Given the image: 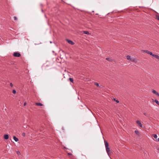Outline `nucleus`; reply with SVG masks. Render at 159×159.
I'll return each instance as SVG.
<instances>
[{
  "mask_svg": "<svg viewBox=\"0 0 159 159\" xmlns=\"http://www.w3.org/2000/svg\"><path fill=\"white\" fill-rule=\"evenodd\" d=\"M144 115L146 116H147V114H146V113H144Z\"/></svg>",
  "mask_w": 159,
  "mask_h": 159,
  "instance_id": "28",
  "label": "nucleus"
},
{
  "mask_svg": "<svg viewBox=\"0 0 159 159\" xmlns=\"http://www.w3.org/2000/svg\"><path fill=\"white\" fill-rule=\"evenodd\" d=\"M26 102H25V103H24V106H25V105H26Z\"/></svg>",
  "mask_w": 159,
  "mask_h": 159,
  "instance_id": "30",
  "label": "nucleus"
},
{
  "mask_svg": "<svg viewBox=\"0 0 159 159\" xmlns=\"http://www.w3.org/2000/svg\"><path fill=\"white\" fill-rule=\"evenodd\" d=\"M113 100L115 101L116 103H119V101L118 100L116 99V98H114Z\"/></svg>",
  "mask_w": 159,
  "mask_h": 159,
  "instance_id": "17",
  "label": "nucleus"
},
{
  "mask_svg": "<svg viewBox=\"0 0 159 159\" xmlns=\"http://www.w3.org/2000/svg\"><path fill=\"white\" fill-rule=\"evenodd\" d=\"M130 61L133 62H137V59L136 58L132 57Z\"/></svg>",
  "mask_w": 159,
  "mask_h": 159,
  "instance_id": "7",
  "label": "nucleus"
},
{
  "mask_svg": "<svg viewBox=\"0 0 159 159\" xmlns=\"http://www.w3.org/2000/svg\"><path fill=\"white\" fill-rule=\"evenodd\" d=\"M106 150L107 154L109 155L111 153V151L110 148L108 147L106 148Z\"/></svg>",
  "mask_w": 159,
  "mask_h": 159,
  "instance_id": "2",
  "label": "nucleus"
},
{
  "mask_svg": "<svg viewBox=\"0 0 159 159\" xmlns=\"http://www.w3.org/2000/svg\"><path fill=\"white\" fill-rule=\"evenodd\" d=\"M106 59L107 60H108V61H109L110 60V58H106Z\"/></svg>",
  "mask_w": 159,
  "mask_h": 159,
  "instance_id": "25",
  "label": "nucleus"
},
{
  "mask_svg": "<svg viewBox=\"0 0 159 159\" xmlns=\"http://www.w3.org/2000/svg\"><path fill=\"white\" fill-rule=\"evenodd\" d=\"M132 57H131L129 56H126V58L127 59L129 60H130V59Z\"/></svg>",
  "mask_w": 159,
  "mask_h": 159,
  "instance_id": "16",
  "label": "nucleus"
},
{
  "mask_svg": "<svg viewBox=\"0 0 159 159\" xmlns=\"http://www.w3.org/2000/svg\"><path fill=\"white\" fill-rule=\"evenodd\" d=\"M13 139L16 142H17L19 140L17 138H16V137L15 136H14L13 137Z\"/></svg>",
  "mask_w": 159,
  "mask_h": 159,
  "instance_id": "13",
  "label": "nucleus"
},
{
  "mask_svg": "<svg viewBox=\"0 0 159 159\" xmlns=\"http://www.w3.org/2000/svg\"><path fill=\"white\" fill-rule=\"evenodd\" d=\"M94 84L95 85H96L98 87H99V84L98 83H97L95 82L94 83Z\"/></svg>",
  "mask_w": 159,
  "mask_h": 159,
  "instance_id": "20",
  "label": "nucleus"
},
{
  "mask_svg": "<svg viewBox=\"0 0 159 159\" xmlns=\"http://www.w3.org/2000/svg\"><path fill=\"white\" fill-rule=\"evenodd\" d=\"M12 93L14 94H15L16 93V91L15 90H13L12 91Z\"/></svg>",
  "mask_w": 159,
  "mask_h": 159,
  "instance_id": "21",
  "label": "nucleus"
},
{
  "mask_svg": "<svg viewBox=\"0 0 159 159\" xmlns=\"http://www.w3.org/2000/svg\"><path fill=\"white\" fill-rule=\"evenodd\" d=\"M152 100L153 101H154L157 104L159 105V102L156 99L154 101L153 99H152Z\"/></svg>",
  "mask_w": 159,
  "mask_h": 159,
  "instance_id": "14",
  "label": "nucleus"
},
{
  "mask_svg": "<svg viewBox=\"0 0 159 159\" xmlns=\"http://www.w3.org/2000/svg\"><path fill=\"white\" fill-rule=\"evenodd\" d=\"M134 132L138 136H139L140 133H139V132L138 130H135Z\"/></svg>",
  "mask_w": 159,
  "mask_h": 159,
  "instance_id": "12",
  "label": "nucleus"
},
{
  "mask_svg": "<svg viewBox=\"0 0 159 159\" xmlns=\"http://www.w3.org/2000/svg\"><path fill=\"white\" fill-rule=\"evenodd\" d=\"M136 123L139 126L142 128L143 127L142 125L141 124V122L140 120H137L136 121Z\"/></svg>",
  "mask_w": 159,
  "mask_h": 159,
  "instance_id": "5",
  "label": "nucleus"
},
{
  "mask_svg": "<svg viewBox=\"0 0 159 159\" xmlns=\"http://www.w3.org/2000/svg\"><path fill=\"white\" fill-rule=\"evenodd\" d=\"M10 86H11V87H12L13 86V85L11 83H10Z\"/></svg>",
  "mask_w": 159,
  "mask_h": 159,
  "instance_id": "23",
  "label": "nucleus"
},
{
  "mask_svg": "<svg viewBox=\"0 0 159 159\" xmlns=\"http://www.w3.org/2000/svg\"><path fill=\"white\" fill-rule=\"evenodd\" d=\"M68 154L69 155L72 156V155L71 153H68Z\"/></svg>",
  "mask_w": 159,
  "mask_h": 159,
  "instance_id": "24",
  "label": "nucleus"
},
{
  "mask_svg": "<svg viewBox=\"0 0 159 159\" xmlns=\"http://www.w3.org/2000/svg\"><path fill=\"white\" fill-rule=\"evenodd\" d=\"M64 148L66 149V148L65 147H64Z\"/></svg>",
  "mask_w": 159,
  "mask_h": 159,
  "instance_id": "31",
  "label": "nucleus"
},
{
  "mask_svg": "<svg viewBox=\"0 0 159 159\" xmlns=\"http://www.w3.org/2000/svg\"><path fill=\"white\" fill-rule=\"evenodd\" d=\"M152 93L153 94H156V95H157V96L158 97H159V93L157 92L156 90H153L152 91Z\"/></svg>",
  "mask_w": 159,
  "mask_h": 159,
  "instance_id": "4",
  "label": "nucleus"
},
{
  "mask_svg": "<svg viewBox=\"0 0 159 159\" xmlns=\"http://www.w3.org/2000/svg\"><path fill=\"white\" fill-rule=\"evenodd\" d=\"M17 154H19V153H20V152L19 151H17Z\"/></svg>",
  "mask_w": 159,
  "mask_h": 159,
  "instance_id": "27",
  "label": "nucleus"
},
{
  "mask_svg": "<svg viewBox=\"0 0 159 159\" xmlns=\"http://www.w3.org/2000/svg\"><path fill=\"white\" fill-rule=\"evenodd\" d=\"M83 33L85 34H89V32L87 31H83Z\"/></svg>",
  "mask_w": 159,
  "mask_h": 159,
  "instance_id": "15",
  "label": "nucleus"
},
{
  "mask_svg": "<svg viewBox=\"0 0 159 159\" xmlns=\"http://www.w3.org/2000/svg\"><path fill=\"white\" fill-rule=\"evenodd\" d=\"M35 105L37 106H43V104L40 103H36Z\"/></svg>",
  "mask_w": 159,
  "mask_h": 159,
  "instance_id": "10",
  "label": "nucleus"
},
{
  "mask_svg": "<svg viewBox=\"0 0 159 159\" xmlns=\"http://www.w3.org/2000/svg\"><path fill=\"white\" fill-rule=\"evenodd\" d=\"M156 141L159 142V138L158 139H156Z\"/></svg>",
  "mask_w": 159,
  "mask_h": 159,
  "instance_id": "26",
  "label": "nucleus"
},
{
  "mask_svg": "<svg viewBox=\"0 0 159 159\" xmlns=\"http://www.w3.org/2000/svg\"><path fill=\"white\" fill-rule=\"evenodd\" d=\"M104 143L105 146V148L109 147V144L106 141H104Z\"/></svg>",
  "mask_w": 159,
  "mask_h": 159,
  "instance_id": "9",
  "label": "nucleus"
},
{
  "mask_svg": "<svg viewBox=\"0 0 159 159\" xmlns=\"http://www.w3.org/2000/svg\"><path fill=\"white\" fill-rule=\"evenodd\" d=\"M69 80L71 82H73L74 80L72 78H69Z\"/></svg>",
  "mask_w": 159,
  "mask_h": 159,
  "instance_id": "18",
  "label": "nucleus"
},
{
  "mask_svg": "<svg viewBox=\"0 0 159 159\" xmlns=\"http://www.w3.org/2000/svg\"><path fill=\"white\" fill-rule=\"evenodd\" d=\"M13 56L15 57H20V54L17 52H14L13 54Z\"/></svg>",
  "mask_w": 159,
  "mask_h": 159,
  "instance_id": "1",
  "label": "nucleus"
},
{
  "mask_svg": "<svg viewBox=\"0 0 159 159\" xmlns=\"http://www.w3.org/2000/svg\"><path fill=\"white\" fill-rule=\"evenodd\" d=\"M67 41L68 42V43L71 45H73L74 44V43L71 40H69L68 39H66Z\"/></svg>",
  "mask_w": 159,
  "mask_h": 159,
  "instance_id": "6",
  "label": "nucleus"
},
{
  "mask_svg": "<svg viewBox=\"0 0 159 159\" xmlns=\"http://www.w3.org/2000/svg\"><path fill=\"white\" fill-rule=\"evenodd\" d=\"M157 18L159 20V16H157Z\"/></svg>",
  "mask_w": 159,
  "mask_h": 159,
  "instance_id": "29",
  "label": "nucleus"
},
{
  "mask_svg": "<svg viewBox=\"0 0 159 159\" xmlns=\"http://www.w3.org/2000/svg\"><path fill=\"white\" fill-rule=\"evenodd\" d=\"M142 51L143 52H146V53H147L148 54H150V55H152V53L151 52H150L148 50H142Z\"/></svg>",
  "mask_w": 159,
  "mask_h": 159,
  "instance_id": "3",
  "label": "nucleus"
},
{
  "mask_svg": "<svg viewBox=\"0 0 159 159\" xmlns=\"http://www.w3.org/2000/svg\"><path fill=\"white\" fill-rule=\"evenodd\" d=\"M151 55L153 57H154L156 59H159V56L158 55L152 54V55Z\"/></svg>",
  "mask_w": 159,
  "mask_h": 159,
  "instance_id": "8",
  "label": "nucleus"
},
{
  "mask_svg": "<svg viewBox=\"0 0 159 159\" xmlns=\"http://www.w3.org/2000/svg\"><path fill=\"white\" fill-rule=\"evenodd\" d=\"M153 136L155 139H156L157 138V135L156 134H153Z\"/></svg>",
  "mask_w": 159,
  "mask_h": 159,
  "instance_id": "19",
  "label": "nucleus"
},
{
  "mask_svg": "<svg viewBox=\"0 0 159 159\" xmlns=\"http://www.w3.org/2000/svg\"><path fill=\"white\" fill-rule=\"evenodd\" d=\"M4 138L5 139H7L9 138V135L8 134H5L4 135Z\"/></svg>",
  "mask_w": 159,
  "mask_h": 159,
  "instance_id": "11",
  "label": "nucleus"
},
{
  "mask_svg": "<svg viewBox=\"0 0 159 159\" xmlns=\"http://www.w3.org/2000/svg\"><path fill=\"white\" fill-rule=\"evenodd\" d=\"M14 19L15 20H17V18L16 16L14 17Z\"/></svg>",
  "mask_w": 159,
  "mask_h": 159,
  "instance_id": "22",
  "label": "nucleus"
}]
</instances>
